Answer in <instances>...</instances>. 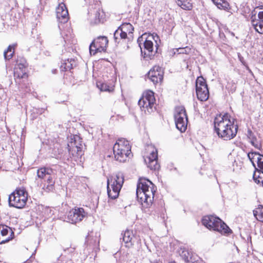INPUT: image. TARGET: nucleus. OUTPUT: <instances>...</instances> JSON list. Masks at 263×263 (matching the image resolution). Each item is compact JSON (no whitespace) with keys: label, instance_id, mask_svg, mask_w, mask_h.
Here are the masks:
<instances>
[{"label":"nucleus","instance_id":"nucleus-1","mask_svg":"<svg viewBox=\"0 0 263 263\" xmlns=\"http://www.w3.org/2000/svg\"><path fill=\"white\" fill-rule=\"evenodd\" d=\"M156 187L148 179L140 178L137 185L136 195L138 201L141 204V209L149 215L152 214L155 204L154 198Z\"/></svg>","mask_w":263,"mask_h":263},{"label":"nucleus","instance_id":"nucleus-2","mask_svg":"<svg viewBox=\"0 0 263 263\" xmlns=\"http://www.w3.org/2000/svg\"><path fill=\"white\" fill-rule=\"evenodd\" d=\"M228 114L217 116L214 119V130L218 136L224 140H229L234 138L238 131V125L234 124L230 119Z\"/></svg>","mask_w":263,"mask_h":263},{"label":"nucleus","instance_id":"nucleus-3","mask_svg":"<svg viewBox=\"0 0 263 263\" xmlns=\"http://www.w3.org/2000/svg\"><path fill=\"white\" fill-rule=\"evenodd\" d=\"M203 225L211 230L216 231L221 233L229 234L231 230L219 217L213 215H207L202 219Z\"/></svg>","mask_w":263,"mask_h":263},{"label":"nucleus","instance_id":"nucleus-4","mask_svg":"<svg viewBox=\"0 0 263 263\" xmlns=\"http://www.w3.org/2000/svg\"><path fill=\"white\" fill-rule=\"evenodd\" d=\"M123 183L124 176L121 173L107 179V194L109 198L115 199L118 197Z\"/></svg>","mask_w":263,"mask_h":263},{"label":"nucleus","instance_id":"nucleus-5","mask_svg":"<svg viewBox=\"0 0 263 263\" xmlns=\"http://www.w3.org/2000/svg\"><path fill=\"white\" fill-rule=\"evenodd\" d=\"M156 100L153 91L148 90L143 94L138 101L141 109L146 114H151L156 109Z\"/></svg>","mask_w":263,"mask_h":263},{"label":"nucleus","instance_id":"nucleus-6","mask_svg":"<svg viewBox=\"0 0 263 263\" xmlns=\"http://www.w3.org/2000/svg\"><path fill=\"white\" fill-rule=\"evenodd\" d=\"M176 126L181 133L184 132L187 128V117L185 108L178 106L175 109L174 114Z\"/></svg>","mask_w":263,"mask_h":263},{"label":"nucleus","instance_id":"nucleus-7","mask_svg":"<svg viewBox=\"0 0 263 263\" xmlns=\"http://www.w3.org/2000/svg\"><path fill=\"white\" fill-rule=\"evenodd\" d=\"M196 91L197 97L201 101H206L209 97V91L205 80L203 77L197 78L196 81Z\"/></svg>","mask_w":263,"mask_h":263},{"label":"nucleus","instance_id":"nucleus-8","mask_svg":"<svg viewBox=\"0 0 263 263\" xmlns=\"http://www.w3.org/2000/svg\"><path fill=\"white\" fill-rule=\"evenodd\" d=\"M108 41L105 36H100L95 39L89 46L90 54L95 55L97 52L105 51Z\"/></svg>","mask_w":263,"mask_h":263},{"label":"nucleus","instance_id":"nucleus-9","mask_svg":"<svg viewBox=\"0 0 263 263\" xmlns=\"http://www.w3.org/2000/svg\"><path fill=\"white\" fill-rule=\"evenodd\" d=\"M143 42V37L142 35L139 37L137 40V43L141 49V54L144 55V58L147 57L149 59H152V57L154 55L153 43L152 41L146 39L143 42L144 49H143L141 47Z\"/></svg>","mask_w":263,"mask_h":263},{"label":"nucleus","instance_id":"nucleus-10","mask_svg":"<svg viewBox=\"0 0 263 263\" xmlns=\"http://www.w3.org/2000/svg\"><path fill=\"white\" fill-rule=\"evenodd\" d=\"M87 213L82 208H74L68 214L67 220L69 222L76 223L81 221L85 217Z\"/></svg>","mask_w":263,"mask_h":263},{"label":"nucleus","instance_id":"nucleus-11","mask_svg":"<svg viewBox=\"0 0 263 263\" xmlns=\"http://www.w3.org/2000/svg\"><path fill=\"white\" fill-rule=\"evenodd\" d=\"M144 161L151 170H158L160 165L158 163L157 150L153 148L150 155L144 159Z\"/></svg>","mask_w":263,"mask_h":263},{"label":"nucleus","instance_id":"nucleus-12","mask_svg":"<svg viewBox=\"0 0 263 263\" xmlns=\"http://www.w3.org/2000/svg\"><path fill=\"white\" fill-rule=\"evenodd\" d=\"M113 152L116 160L124 162L130 154L131 149L120 148L118 146H114Z\"/></svg>","mask_w":263,"mask_h":263},{"label":"nucleus","instance_id":"nucleus-13","mask_svg":"<svg viewBox=\"0 0 263 263\" xmlns=\"http://www.w3.org/2000/svg\"><path fill=\"white\" fill-rule=\"evenodd\" d=\"M28 199L24 197L22 198L19 196L11 194L9 197V204L10 206L14 207L17 209H22L25 206Z\"/></svg>","mask_w":263,"mask_h":263},{"label":"nucleus","instance_id":"nucleus-14","mask_svg":"<svg viewBox=\"0 0 263 263\" xmlns=\"http://www.w3.org/2000/svg\"><path fill=\"white\" fill-rule=\"evenodd\" d=\"M257 168L255 166V171L253 174V179L257 183H261L263 186V156L258 161Z\"/></svg>","mask_w":263,"mask_h":263},{"label":"nucleus","instance_id":"nucleus-15","mask_svg":"<svg viewBox=\"0 0 263 263\" xmlns=\"http://www.w3.org/2000/svg\"><path fill=\"white\" fill-rule=\"evenodd\" d=\"M57 17L62 23H66L68 19V12L64 4L59 5L56 11Z\"/></svg>","mask_w":263,"mask_h":263},{"label":"nucleus","instance_id":"nucleus-16","mask_svg":"<svg viewBox=\"0 0 263 263\" xmlns=\"http://www.w3.org/2000/svg\"><path fill=\"white\" fill-rule=\"evenodd\" d=\"M74 145V144H68V149L70 157L77 161L81 158L83 152L80 147Z\"/></svg>","mask_w":263,"mask_h":263},{"label":"nucleus","instance_id":"nucleus-17","mask_svg":"<svg viewBox=\"0 0 263 263\" xmlns=\"http://www.w3.org/2000/svg\"><path fill=\"white\" fill-rule=\"evenodd\" d=\"M37 176L39 178L47 180L51 178H54L55 175L53 170L50 167H41L37 170Z\"/></svg>","mask_w":263,"mask_h":263},{"label":"nucleus","instance_id":"nucleus-18","mask_svg":"<svg viewBox=\"0 0 263 263\" xmlns=\"http://www.w3.org/2000/svg\"><path fill=\"white\" fill-rule=\"evenodd\" d=\"M119 28L121 31H123V33L127 37L128 42H130L133 40L134 28L131 24L124 23L119 26Z\"/></svg>","mask_w":263,"mask_h":263},{"label":"nucleus","instance_id":"nucleus-19","mask_svg":"<svg viewBox=\"0 0 263 263\" xmlns=\"http://www.w3.org/2000/svg\"><path fill=\"white\" fill-rule=\"evenodd\" d=\"M258 19L257 20H252L251 24L252 26L255 29L256 31L259 33H263V11H260L258 14Z\"/></svg>","mask_w":263,"mask_h":263},{"label":"nucleus","instance_id":"nucleus-20","mask_svg":"<svg viewBox=\"0 0 263 263\" xmlns=\"http://www.w3.org/2000/svg\"><path fill=\"white\" fill-rule=\"evenodd\" d=\"M76 65V62L74 59H67L63 61L60 68L62 71H67L72 69Z\"/></svg>","mask_w":263,"mask_h":263},{"label":"nucleus","instance_id":"nucleus-21","mask_svg":"<svg viewBox=\"0 0 263 263\" xmlns=\"http://www.w3.org/2000/svg\"><path fill=\"white\" fill-rule=\"evenodd\" d=\"M54 178H50L46 180V183L43 186V190L46 192H50L52 191L54 189L55 181Z\"/></svg>","mask_w":263,"mask_h":263},{"label":"nucleus","instance_id":"nucleus-22","mask_svg":"<svg viewBox=\"0 0 263 263\" xmlns=\"http://www.w3.org/2000/svg\"><path fill=\"white\" fill-rule=\"evenodd\" d=\"M127 40L124 33H123V31L118 27V28L115 31L114 33V40L116 43L119 44L120 43L121 40Z\"/></svg>","mask_w":263,"mask_h":263},{"label":"nucleus","instance_id":"nucleus-23","mask_svg":"<svg viewBox=\"0 0 263 263\" xmlns=\"http://www.w3.org/2000/svg\"><path fill=\"white\" fill-rule=\"evenodd\" d=\"M175 2L178 6L184 10H190L193 7L191 0H175Z\"/></svg>","mask_w":263,"mask_h":263},{"label":"nucleus","instance_id":"nucleus-24","mask_svg":"<svg viewBox=\"0 0 263 263\" xmlns=\"http://www.w3.org/2000/svg\"><path fill=\"white\" fill-rule=\"evenodd\" d=\"M248 157L251 162L253 166L255 167V161H256L257 163L259 159H260V157H261L263 155L260 154L258 152H251L248 154Z\"/></svg>","mask_w":263,"mask_h":263},{"label":"nucleus","instance_id":"nucleus-25","mask_svg":"<svg viewBox=\"0 0 263 263\" xmlns=\"http://www.w3.org/2000/svg\"><path fill=\"white\" fill-rule=\"evenodd\" d=\"M153 75H156L158 78H163V72L162 71V68L159 66H155L152 69H151L147 73V76H151L152 73Z\"/></svg>","mask_w":263,"mask_h":263},{"label":"nucleus","instance_id":"nucleus-26","mask_svg":"<svg viewBox=\"0 0 263 263\" xmlns=\"http://www.w3.org/2000/svg\"><path fill=\"white\" fill-rule=\"evenodd\" d=\"M114 146H118V148L130 149L131 146L129 145V142L124 138L119 139L114 144Z\"/></svg>","mask_w":263,"mask_h":263},{"label":"nucleus","instance_id":"nucleus-27","mask_svg":"<svg viewBox=\"0 0 263 263\" xmlns=\"http://www.w3.org/2000/svg\"><path fill=\"white\" fill-rule=\"evenodd\" d=\"M12 194L14 195L15 194L21 198H22V197H24L25 198L28 199V193L24 187L16 188L15 190L13 193H12Z\"/></svg>","mask_w":263,"mask_h":263},{"label":"nucleus","instance_id":"nucleus-28","mask_svg":"<svg viewBox=\"0 0 263 263\" xmlns=\"http://www.w3.org/2000/svg\"><path fill=\"white\" fill-rule=\"evenodd\" d=\"M219 9L227 10L229 7V3L224 0H212Z\"/></svg>","mask_w":263,"mask_h":263},{"label":"nucleus","instance_id":"nucleus-29","mask_svg":"<svg viewBox=\"0 0 263 263\" xmlns=\"http://www.w3.org/2000/svg\"><path fill=\"white\" fill-rule=\"evenodd\" d=\"M14 46L9 45L6 50L4 52V58L7 60L11 59L14 52Z\"/></svg>","mask_w":263,"mask_h":263},{"label":"nucleus","instance_id":"nucleus-30","mask_svg":"<svg viewBox=\"0 0 263 263\" xmlns=\"http://www.w3.org/2000/svg\"><path fill=\"white\" fill-rule=\"evenodd\" d=\"M69 144H74V145L80 147L81 150H82L83 143L82 139L80 138L79 136H78L77 135H73L72 138H71V142Z\"/></svg>","mask_w":263,"mask_h":263},{"label":"nucleus","instance_id":"nucleus-31","mask_svg":"<svg viewBox=\"0 0 263 263\" xmlns=\"http://www.w3.org/2000/svg\"><path fill=\"white\" fill-rule=\"evenodd\" d=\"M122 235L123 241L126 244H128L130 242L133 236L132 232L129 230H126L124 232V233H122Z\"/></svg>","mask_w":263,"mask_h":263},{"label":"nucleus","instance_id":"nucleus-32","mask_svg":"<svg viewBox=\"0 0 263 263\" xmlns=\"http://www.w3.org/2000/svg\"><path fill=\"white\" fill-rule=\"evenodd\" d=\"M181 251V252H180V256L184 260L185 263H187L188 261H191L192 260V256L187 250L183 249Z\"/></svg>","mask_w":263,"mask_h":263},{"label":"nucleus","instance_id":"nucleus-33","mask_svg":"<svg viewBox=\"0 0 263 263\" xmlns=\"http://www.w3.org/2000/svg\"><path fill=\"white\" fill-rule=\"evenodd\" d=\"M247 136L248 138L250 140V142L251 144L255 147L257 148L258 145L255 143V141L256 140V138L253 133V132L250 129H249L247 131Z\"/></svg>","mask_w":263,"mask_h":263},{"label":"nucleus","instance_id":"nucleus-34","mask_svg":"<svg viewBox=\"0 0 263 263\" xmlns=\"http://www.w3.org/2000/svg\"><path fill=\"white\" fill-rule=\"evenodd\" d=\"M151 76H147L149 79L153 82L154 84H156L158 83H161L163 79H159L156 75H153L152 72L151 73Z\"/></svg>","mask_w":263,"mask_h":263},{"label":"nucleus","instance_id":"nucleus-35","mask_svg":"<svg viewBox=\"0 0 263 263\" xmlns=\"http://www.w3.org/2000/svg\"><path fill=\"white\" fill-rule=\"evenodd\" d=\"M178 54H189L191 51V49L186 46L184 48H179L176 49Z\"/></svg>","mask_w":263,"mask_h":263},{"label":"nucleus","instance_id":"nucleus-36","mask_svg":"<svg viewBox=\"0 0 263 263\" xmlns=\"http://www.w3.org/2000/svg\"><path fill=\"white\" fill-rule=\"evenodd\" d=\"M254 216L256 217V218L260 221L263 222V212H258L257 210L253 211Z\"/></svg>","mask_w":263,"mask_h":263},{"label":"nucleus","instance_id":"nucleus-37","mask_svg":"<svg viewBox=\"0 0 263 263\" xmlns=\"http://www.w3.org/2000/svg\"><path fill=\"white\" fill-rule=\"evenodd\" d=\"M11 231V234H13V232L9 230V228H4V226H3L0 233L2 236H5L8 234L9 232Z\"/></svg>","mask_w":263,"mask_h":263},{"label":"nucleus","instance_id":"nucleus-38","mask_svg":"<svg viewBox=\"0 0 263 263\" xmlns=\"http://www.w3.org/2000/svg\"><path fill=\"white\" fill-rule=\"evenodd\" d=\"M14 77L17 79L24 78L27 77V75L25 72L22 71V73H18L17 71L14 72Z\"/></svg>","mask_w":263,"mask_h":263},{"label":"nucleus","instance_id":"nucleus-39","mask_svg":"<svg viewBox=\"0 0 263 263\" xmlns=\"http://www.w3.org/2000/svg\"><path fill=\"white\" fill-rule=\"evenodd\" d=\"M227 88L230 90V91H231V92H233L235 91L236 87L235 83L231 82L228 84Z\"/></svg>","mask_w":263,"mask_h":263},{"label":"nucleus","instance_id":"nucleus-40","mask_svg":"<svg viewBox=\"0 0 263 263\" xmlns=\"http://www.w3.org/2000/svg\"><path fill=\"white\" fill-rule=\"evenodd\" d=\"M100 13L99 10H97L95 13V23H97L100 22Z\"/></svg>","mask_w":263,"mask_h":263},{"label":"nucleus","instance_id":"nucleus-41","mask_svg":"<svg viewBox=\"0 0 263 263\" xmlns=\"http://www.w3.org/2000/svg\"><path fill=\"white\" fill-rule=\"evenodd\" d=\"M45 111L44 108H35L34 109V111L37 114L41 115Z\"/></svg>","mask_w":263,"mask_h":263},{"label":"nucleus","instance_id":"nucleus-42","mask_svg":"<svg viewBox=\"0 0 263 263\" xmlns=\"http://www.w3.org/2000/svg\"><path fill=\"white\" fill-rule=\"evenodd\" d=\"M12 239V238H10V237H8L5 239H2L0 237V244H3L6 242H8L9 240H10Z\"/></svg>","mask_w":263,"mask_h":263},{"label":"nucleus","instance_id":"nucleus-43","mask_svg":"<svg viewBox=\"0 0 263 263\" xmlns=\"http://www.w3.org/2000/svg\"><path fill=\"white\" fill-rule=\"evenodd\" d=\"M258 212H263V206L261 205H259L258 208L257 209V210Z\"/></svg>","mask_w":263,"mask_h":263}]
</instances>
